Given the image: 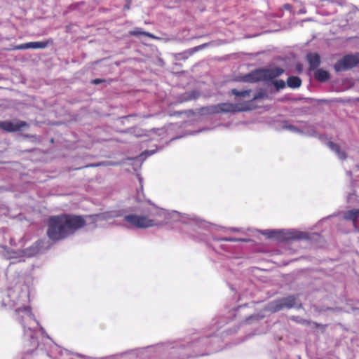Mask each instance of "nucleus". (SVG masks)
Masks as SVG:
<instances>
[{
	"label": "nucleus",
	"mask_w": 359,
	"mask_h": 359,
	"mask_svg": "<svg viewBox=\"0 0 359 359\" xmlns=\"http://www.w3.org/2000/svg\"><path fill=\"white\" fill-rule=\"evenodd\" d=\"M161 216V211L156 210L155 212H151L149 215H128L124 217V220L137 228L145 229L161 225L162 222L155 219L156 217Z\"/></svg>",
	"instance_id": "obj_1"
},
{
	"label": "nucleus",
	"mask_w": 359,
	"mask_h": 359,
	"mask_svg": "<svg viewBox=\"0 0 359 359\" xmlns=\"http://www.w3.org/2000/svg\"><path fill=\"white\" fill-rule=\"evenodd\" d=\"M47 236L53 241H58L68 236L62 215L49 217Z\"/></svg>",
	"instance_id": "obj_2"
},
{
	"label": "nucleus",
	"mask_w": 359,
	"mask_h": 359,
	"mask_svg": "<svg viewBox=\"0 0 359 359\" xmlns=\"http://www.w3.org/2000/svg\"><path fill=\"white\" fill-rule=\"evenodd\" d=\"M68 236L86 225V219L83 216L69 214H62Z\"/></svg>",
	"instance_id": "obj_3"
},
{
	"label": "nucleus",
	"mask_w": 359,
	"mask_h": 359,
	"mask_svg": "<svg viewBox=\"0 0 359 359\" xmlns=\"http://www.w3.org/2000/svg\"><path fill=\"white\" fill-rule=\"evenodd\" d=\"M359 65V53L347 54L338 60L334 65L336 72H341L351 69Z\"/></svg>",
	"instance_id": "obj_4"
},
{
	"label": "nucleus",
	"mask_w": 359,
	"mask_h": 359,
	"mask_svg": "<svg viewBox=\"0 0 359 359\" xmlns=\"http://www.w3.org/2000/svg\"><path fill=\"white\" fill-rule=\"evenodd\" d=\"M284 73V69L280 67L271 69H259L252 74L255 81H271Z\"/></svg>",
	"instance_id": "obj_5"
},
{
	"label": "nucleus",
	"mask_w": 359,
	"mask_h": 359,
	"mask_svg": "<svg viewBox=\"0 0 359 359\" xmlns=\"http://www.w3.org/2000/svg\"><path fill=\"white\" fill-rule=\"evenodd\" d=\"M297 298L294 296H288L270 302L268 305V310L275 313L285 308H293L297 306Z\"/></svg>",
	"instance_id": "obj_6"
},
{
	"label": "nucleus",
	"mask_w": 359,
	"mask_h": 359,
	"mask_svg": "<svg viewBox=\"0 0 359 359\" xmlns=\"http://www.w3.org/2000/svg\"><path fill=\"white\" fill-rule=\"evenodd\" d=\"M247 107H240L238 104L231 103H220L215 105H212L208 107V110L210 114H220V113H231L248 110Z\"/></svg>",
	"instance_id": "obj_7"
},
{
	"label": "nucleus",
	"mask_w": 359,
	"mask_h": 359,
	"mask_svg": "<svg viewBox=\"0 0 359 359\" xmlns=\"http://www.w3.org/2000/svg\"><path fill=\"white\" fill-rule=\"evenodd\" d=\"M28 123L24 121L13 120L1 121V130L6 132H18L22 128L28 127Z\"/></svg>",
	"instance_id": "obj_8"
},
{
	"label": "nucleus",
	"mask_w": 359,
	"mask_h": 359,
	"mask_svg": "<svg viewBox=\"0 0 359 359\" xmlns=\"http://www.w3.org/2000/svg\"><path fill=\"white\" fill-rule=\"evenodd\" d=\"M52 40H48L44 41H34L22 43L18 46H13V50H25L29 48L33 49H43L46 48L50 43H52Z\"/></svg>",
	"instance_id": "obj_9"
},
{
	"label": "nucleus",
	"mask_w": 359,
	"mask_h": 359,
	"mask_svg": "<svg viewBox=\"0 0 359 359\" xmlns=\"http://www.w3.org/2000/svg\"><path fill=\"white\" fill-rule=\"evenodd\" d=\"M279 234H283V238L285 240H296L304 238L303 233L296 231H287L286 233H283L282 231H272L268 233V236L269 238H275L278 237Z\"/></svg>",
	"instance_id": "obj_10"
},
{
	"label": "nucleus",
	"mask_w": 359,
	"mask_h": 359,
	"mask_svg": "<svg viewBox=\"0 0 359 359\" xmlns=\"http://www.w3.org/2000/svg\"><path fill=\"white\" fill-rule=\"evenodd\" d=\"M306 59L309 66V71L317 69L320 65V57L317 53H308L306 56Z\"/></svg>",
	"instance_id": "obj_11"
},
{
	"label": "nucleus",
	"mask_w": 359,
	"mask_h": 359,
	"mask_svg": "<svg viewBox=\"0 0 359 359\" xmlns=\"http://www.w3.org/2000/svg\"><path fill=\"white\" fill-rule=\"evenodd\" d=\"M359 217V210L353 209L346 212L344 215V218L346 220L352 221L353 225L355 226L358 219Z\"/></svg>",
	"instance_id": "obj_12"
},
{
	"label": "nucleus",
	"mask_w": 359,
	"mask_h": 359,
	"mask_svg": "<svg viewBox=\"0 0 359 359\" xmlns=\"http://www.w3.org/2000/svg\"><path fill=\"white\" fill-rule=\"evenodd\" d=\"M316 70V71L314 73V78L317 81L320 82H325L330 79V75L327 71L323 69H318Z\"/></svg>",
	"instance_id": "obj_13"
},
{
	"label": "nucleus",
	"mask_w": 359,
	"mask_h": 359,
	"mask_svg": "<svg viewBox=\"0 0 359 359\" xmlns=\"http://www.w3.org/2000/svg\"><path fill=\"white\" fill-rule=\"evenodd\" d=\"M287 85L291 88H297L302 85V80L296 76H290L287 79Z\"/></svg>",
	"instance_id": "obj_14"
},
{
	"label": "nucleus",
	"mask_w": 359,
	"mask_h": 359,
	"mask_svg": "<svg viewBox=\"0 0 359 359\" xmlns=\"http://www.w3.org/2000/svg\"><path fill=\"white\" fill-rule=\"evenodd\" d=\"M328 147L332 150L334 151L338 156L341 159H344L346 158V154L344 151H341L340 149V147L332 142H328Z\"/></svg>",
	"instance_id": "obj_15"
},
{
	"label": "nucleus",
	"mask_w": 359,
	"mask_h": 359,
	"mask_svg": "<svg viewBox=\"0 0 359 359\" xmlns=\"http://www.w3.org/2000/svg\"><path fill=\"white\" fill-rule=\"evenodd\" d=\"M207 46H208L207 43H203V44L199 45V46H197L196 47H194V48L187 50L182 54L187 55V56L185 57H187L188 56H191V55H194L195 53L205 48Z\"/></svg>",
	"instance_id": "obj_16"
},
{
	"label": "nucleus",
	"mask_w": 359,
	"mask_h": 359,
	"mask_svg": "<svg viewBox=\"0 0 359 359\" xmlns=\"http://www.w3.org/2000/svg\"><path fill=\"white\" fill-rule=\"evenodd\" d=\"M231 94L235 95L236 97H245L250 95L251 90H238L236 88H233L231 91Z\"/></svg>",
	"instance_id": "obj_17"
},
{
	"label": "nucleus",
	"mask_w": 359,
	"mask_h": 359,
	"mask_svg": "<svg viewBox=\"0 0 359 359\" xmlns=\"http://www.w3.org/2000/svg\"><path fill=\"white\" fill-rule=\"evenodd\" d=\"M130 34L133 36L144 35L149 38L154 39V36L149 32L142 31L141 29L137 28L136 29L130 32Z\"/></svg>",
	"instance_id": "obj_18"
},
{
	"label": "nucleus",
	"mask_w": 359,
	"mask_h": 359,
	"mask_svg": "<svg viewBox=\"0 0 359 359\" xmlns=\"http://www.w3.org/2000/svg\"><path fill=\"white\" fill-rule=\"evenodd\" d=\"M17 312L18 313H20V312H25L26 316L29 318V319H32V311H31V309L29 307H24L23 309H18L17 310Z\"/></svg>",
	"instance_id": "obj_19"
},
{
	"label": "nucleus",
	"mask_w": 359,
	"mask_h": 359,
	"mask_svg": "<svg viewBox=\"0 0 359 359\" xmlns=\"http://www.w3.org/2000/svg\"><path fill=\"white\" fill-rule=\"evenodd\" d=\"M267 97V94L265 91L264 90H261L259 92H258L257 93H256L253 97L252 98V100H259V99H262V98H265Z\"/></svg>",
	"instance_id": "obj_20"
},
{
	"label": "nucleus",
	"mask_w": 359,
	"mask_h": 359,
	"mask_svg": "<svg viewBox=\"0 0 359 359\" xmlns=\"http://www.w3.org/2000/svg\"><path fill=\"white\" fill-rule=\"evenodd\" d=\"M273 85L277 90L283 89L285 87V83L283 80L275 81Z\"/></svg>",
	"instance_id": "obj_21"
},
{
	"label": "nucleus",
	"mask_w": 359,
	"mask_h": 359,
	"mask_svg": "<svg viewBox=\"0 0 359 359\" xmlns=\"http://www.w3.org/2000/svg\"><path fill=\"white\" fill-rule=\"evenodd\" d=\"M104 82H105V80L101 79H95L92 80V81H91V83L93 84H95V85L102 83Z\"/></svg>",
	"instance_id": "obj_22"
},
{
	"label": "nucleus",
	"mask_w": 359,
	"mask_h": 359,
	"mask_svg": "<svg viewBox=\"0 0 359 359\" xmlns=\"http://www.w3.org/2000/svg\"><path fill=\"white\" fill-rule=\"evenodd\" d=\"M198 97V94L196 92H192L189 95V97L187 98L185 100H190L192 99H196Z\"/></svg>",
	"instance_id": "obj_23"
},
{
	"label": "nucleus",
	"mask_w": 359,
	"mask_h": 359,
	"mask_svg": "<svg viewBox=\"0 0 359 359\" xmlns=\"http://www.w3.org/2000/svg\"><path fill=\"white\" fill-rule=\"evenodd\" d=\"M222 240L225 241H229V242H236V241H241V239L234 238H224Z\"/></svg>",
	"instance_id": "obj_24"
},
{
	"label": "nucleus",
	"mask_w": 359,
	"mask_h": 359,
	"mask_svg": "<svg viewBox=\"0 0 359 359\" xmlns=\"http://www.w3.org/2000/svg\"><path fill=\"white\" fill-rule=\"evenodd\" d=\"M287 128H288L290 130H294L295 129V128L294 126H289L287 127Z\"/></svg>",
	"instance_id": "obj_25"
},
{
	"label": "nucleus",
	"mask_w": 359,
	"mask_h": 359,
	"mask_svg": "<svg viewBox=\"0 0 359 359\" xmlns=\"http://www.w3.org/2000/svg\"><path fill=\"white\" fill-rule=\"evenodd\" d=\"M313 324L316 325V327H319L320 325L318 324L317 323H313Z\"/></svg>",
	"instance_id": "obj_26"
},
{
	"label": "nucleus",
	"mask_w": 359,
	"mask_h": 359,
	"mask_svg": "<svg viewBox=\"0 0 359 359\" xmlns=\"http://www.w3.org/2000/svg\"><path fill=\"white\" fill-rule=\"evenodd\" d=\"M175 114H181L182 113H181V112H175Z\"/></svg>",
	"instance_id": "obj_27"
},
{
	"label": "nucleus",
	"mask_w": 359,
	"mask_h": 359,
	"mask_svg": "<svg viewBox=\"0 0 359 359\" xmlns=\"http://www.w3.org/2000/svg\"><path fill=\"white\" fill-rule=\"evenodd\" d=\"M81 168H75L74 170H79L81 169Z\"/></svg>",
	"instance_id": "obj_28"
},
{
	"label": "nucleus",
	"mask_w": 359,
	"mask_h": 359,
	"mask_svg": "<svg viewBox=\"0 0 359 359\" xmlns=\"http://www.w3.org/2000/svg\"><path fill=\"white\" fill-rule=\"evenodd\" d=\"M89 166H92L91 165H86L85 168H88Z\"/></svg>",
	"instance_id": "obj_29"
}]
</instances>
